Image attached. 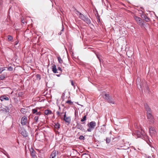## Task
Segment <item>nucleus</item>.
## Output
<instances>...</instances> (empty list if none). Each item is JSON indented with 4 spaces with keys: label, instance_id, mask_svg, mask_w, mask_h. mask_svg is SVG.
<instances>
[{
    "label": "nucleus",
    "instance_id": "1",
    "mask_svg": "<svg viewBox=\"0 0 158 158\" xmlns=\"http://www.w3.org/2000/svg\"><path fill=\"white\" fill-rule=\"evenodd\" d=\"M60 118L62 120L64 121L67 125L69 124L71 119L70 117H67L66 115V111L63 113H60Z\"/></svg>",
    "mask_w": 158,
    "mask_h": 158
},
{
    "label": "nucleus",
    "instance_id": "2",
    "mask_svg": "<svg viewBox=\"0 0 158 158\" xmlns=\"http://www.w3.org/2000/svg\"><path fill=\"white\" fill-rule=\"evenodd\" d=\"M76 13L77 15H79V17L81 19L84 21L88 24H89L91 23V21L90 19L87 16L84 15L78 11H77Z\"/></svg>",
    "mask_w": 158,
    "mask_h": 158
},
{
    "label": "nucleus",
    "instance_id": "3",
    "mask_svg": "<svg viewBox=\"0 0 158 158\" xmlns=\"http://www.w3.org/2000/svg\"><path fill=\"white\" fill-rule=\"evenodd\" d=\"M102 97L108 102L113 104L114 103V99L110 97L109 94H105L104 95L102 96Z\"/></svg>",
    "mask_w": 158,
    "mask_h": 158
},
{
    "label": "nucleus",
    "instance_id": "4",
    "mask_svg": "<svg viewBox=\"0 0 158 158\" xmlns=\"http://www.w3.org/2000/svg\"><path fill=\"white\" fill-rule=\"evenodd\" d=\"M134 18L137 23L141 27H143L144 25V22L140 17L135 16Z\"/></svg>",
    "mask_w": 158,
    "mask_h": 158
},
{
    "label": "nucleus",
    "instance_id": "5",
    "mask_svg": "<svg viewBox=\"0 0 158 158\" xmlns=\"http://www.w3.org/2000/svg\"><path fill=\"white\" fill-rule=\"evenodd\" d=\"M87 125L89 127L87 131L88 132H91L94 128L96 125V123L94 121H92L88 123Z\"/></svg>",
    "mask_w": 158,
    "mask_h": 158
},
{
    "label": "nucleus",
    "instance_id": "6",
    "mask_svg": "<svg viewBox=\"0 0 158 158\" xmlns=\"http://www.w3.org/2000/svg\"><path fill=\"white\" fill-rule=\"evenodd\" d=\"M54 130L56 133V138L57 139L58 138L59 135V132L58 131L59 128V124L58 122L57 123H54Z\"/></svg>",
    "mask_w": 158,
    "mask_h": 158
},
{
    "label": "nucleus",
    "instance_id": "7",
    "mask_svg": "<svg viewBox=\"0 0 158 158\" xmlns=\"http://www.w3.org/2000/svg\"><path fill=\"white\" fill-rule=\"evenodd\" d=\"M149 133L152 137L155 136L156 135V132L155 129L152 127L149 128Z\"/></svg>",
    "mask_w": 158,
    "mask_h": 158
},
{
    "label": "nucleus",
    "instance_id": "8",
    "mask_svg": "<svg viewBox=\"0 0 158 158\" xmlns=\"http://www.w3.org/2000/svg\"><path fill=\"white\" fill-rule=\"evenodd\" d=\"M142 14L141 13L140 14H141L140 16L142 18H143L144 20L146 22H148L150 20V19L148 18L147 16L145 14H143V11H141Z\"/></svg>",
    "mask_w": 158,
    "mask_h": 158
},
{
    "label": "nucleus",
    "instance_id": "9",
    "mask_svg": "<svg viewBox=\"0 0 158 158\" xmlns=\"http://www.w3.org/2000/svg\"><path fill=\"white\" fill-rule=\"evenodd\" d=\"M21 123L22 125H27L28 124L27 122V118L26 116H23L22 118Z\"/></svg>",
    "mask_w": 158,
    "mask_h": 158
},
{
    "label": "nucleus",
    "instance_id": "10",
    "mask_svg": "<svg viewBox=\"0 0 158 158\" xmlns=\"http://www.w3.org/2000/svg\"><path fill=\"white\" fill-rule=\"evenodd\" d=\"M151 112L147 113V118L148 120L152 123H153L154 122V121L153 119V118L152 115L151 113Z\"/></svg>",
    "mask_w": 158,
    "mask_h": 158
},
{
    "label": "nucleus",
    "instance_id": "11",
    "mask_svg": "<svg viewBox=\"0 0 158 158\" xmlns=\"http://www.w3.org/2000/svg\"><path fill=\"white\" fill-rule=\"evenodd\" d=\"M29 149L30 152V155L31 156L35 158L36 156L35 152L32 148H31Z\"/></svg>",
    "mask_w": 158,
    "mask_h": 158
},
{
    "label": "nucleus",
    "instance_id": "12",
    "mask_svg": "<svg viewBox=\"0 0 158 158\" xmlns=\"http://www.w3.org/2000/svg\"><path fill=\"white\" fill-rule=\"evenodd\" d=\"M77 129L80 130L82 131H85V129L83 127L80 123H77L76 126Z\"/></svg>",
    "mask_w": 158,
    "mask_h": 158
},
{
    "label": "nucleus",
    "instance_id": "13",
    "mask_svg": "<svg viewBox=\"0 0 158 158\" xmlns=\"http://www.w3.org/2000/svg\"><path fill=\"white\" fill-rule=\"evenodd\" d=\"M144 106L146 110L147 111V113L151 112V109L147 103L144 104Z\"/></svg>",
    "mask_w": 158,
    "mask_h": 158
},
{
    "label": "nucleus",
    "instance_id": "14",
    "mask_svg": "<svg viewBox=\"0 0 158 158\" xmlns=\"http://www.w3.org/2000/svg\"><path fill=\"white\" fill-rule=\"evenodd\" d=\"M20 132L24 137H27L28 136V133L24 129L20 130Z\"/></svg>",
    "mask_w": 158,
    "mask_h": 158
},
{
    "label": "nucleus",
    "instance_id": "15",
    "mask_svg": "<svg viewBox=\"0 0 158 158\" xmlns=\"http://www.w3.org/2000/svg\"><path fill=\"white\" fill-rule=\"evenodd\" d=\"M0 99L2 101H8L9 98L6 96L5 95H2L0 97Z\"/></svg>",
    "mask_w": 158,
    "mask_h": 158
},
{
    "label": "nucleus",
    "instance_id": "16",
    "mask_svg": "<svg viewBox=\"0 0 158 158\" xmlns=\"http://www.w3.org/2000/svg\"><path fill=\"white\" fill-rule=\"evenodd\" d=\"M136 84L138 88L139 89V88H142V84L140 82V79L138 78Z\"/></svg>",
    "mask_w": 158,
    "mask_h": 158
},
{
    "label": "nucleus",
    "instance_id": "17",
    "mask_svg": "<svg viewBox=\"0 0 158 158\" xmlns=\"http://www.w3.org/2000/svg\"><path fill=\"white\" fill-rule=\"evenodd\" d=\"M56 155H58V152H56L55 151H54L51 153V156L52 157V158H55Z\"/></svg>",
    "mask_w": 158,
    "mask_h": 158
},
{
    "label": "nucleus",
    "instance_id": "18",
    "mask_svg": "<svg viewBox=\"0 0 158 158\" xmlns=\"http://www.w3.org/2000/svg\"><path fill=\"white\" fill-rule=\"evenodd\" d=\"M52 69L53 73H58L57 72V69L55 65L54 64L52 66Z\"/></svg>",
    "mask_w": 158,
    "mask_h": 158
},
{
    "label": "nucleus",
    "instance_id": "19",
    "mask_svg": "<svg viewBox=\"0 0 158 158\" xmlns=\"http://www.w3.org/2000/svg\"><path fill=\"white\" fill-rule=\"evenodd\" d=\"M4 107V108L3 107L1 110L5 111L6 113L8 112L10 110L9 108L7 106H5Z\"/></svg>",
    "mask_w": 158,
    "mask_h": 158
},
{
    "label": "nucleus",
    "instance_id": "20",
    "mask_svg": "<svg viewBox=\"0 0 158 158\" xmlns=\"http://www.w3.org/2000/svg\"><path fill=\"white\" fill-rule=\"evenodd\" d=\"M44 113L45 114L48 115L52 114V111L49 110H46L44 111Z\"/></svg>",
    "mask_w": 158,
    "mask_h": 158
},
{
    "label": "nucleus",
    "instance_id": "21",
    "mask_svg": "<svg viewBox=\"0 0 158 158\" xmlns=\"http://www.w3.org/2000/svg\"><path fill=\"white\" fill-rule=\"evenodd\" d=\"M20 111L22 114H25L27 112V110L25 108H21Z\"/></svg>",
    "mask_w": 158,
    "mask_h": 158
},
{
    "label": "nucleus",
    "instance_id": "22",
    "mask_svg": "<svg viewBox=\"0 0 158 158\" xmlns=\"http://www.w3.org/2000/svg\"><path fill=\"white\" fill-rule=\"evenodd\" d=\"M7 40L9 41H11L13 40V37L10 35H8L7 36Z\"/></svg>",
    "mask_w": 158,
    "mask_h": 158
},
{
    "label": "nucleus",
    "instance_id": "23",
    "mask_svg": "<svg viewBox=\"0 0 158 158\" xmlns=\"http://www.w3.org/2000/svg\"><path fill=\"white\" fill-rule=\"evenodd\" d=\"M89 155L85 153H83L82 155V158H88Z\"/></svg>",
    "mask_w": 158,
    "mask_h": 158
},
{
    "label": "nucleus",
    "instance_id": "24",
    "mask_svg": "<svg viewBox=\"0 0 158 158\" xmlns=\"http://www.w3.org/2000/svg\"><path fill=\"white\" fill-rule=\"evenodd\" d=\"M2 152L3 153L5 154L8 158L9 157V156L8 154L7 153V152L4 149H3Z\"/></svg>",
    "mask_w": 158,
    "mask_h": 158
},
{
    "label": "nucleus",
    "instance_id": "25",
    "mask_svg": "<svg viewBox=\"0 0 158 158\" xmlns=\"http://www.w3.org/2000/svg\"><path fill=\"white\" fill-rule=\"evenodd\" d=\"M32 113L33 114H36L37 111V108L34 109L32 110Z\"/></svg>",
    "mask_w": 158,
    "mask_h": 158
},
{
    "label": "nucleus",
    "instance_id": "26",
    "mask_svg": "<svg viewBox=\"0 0 158 158\" xmlns=\"http://www.w3.org/2000/svg\"><path fill=\"white\" fill-rule=\"evenodd\" d=\"M137 135V137H140L141 136V135H142V134L139 131H137V132H136Z\"/></svg>",
    "mask_w": 158,
    "mask_h": 158
},
{
    "label": "nucleus",
    "instance_id": "27",
    "mask_svg": "<svg viewBox=\"0 0 158 158\" xmlns=\"http://www.w3.org/2000/svg\"><path fill=\"white\" fill-rule=\"evenodd\" d=\"M39 117L37 116H35L34 117L35 120V123H36L38 121Z\"/></svg>",
    "mask_w": 158,
    "mask_h": 158
},
{
    "label": "nucleus",
    "instance_id": "28",
    "mask_svg": "<svg viewBox=\"0 0 158 158\" xmlns=\"http://www.w3.org/2000/svg\"><path fill=\"white\" fill-rule=\"evenodd\" d=\"M106 141L107 143H110V139L108 137H107L106 139Z\"/></svg>",
    "mask_w": 158,
    "mask_h": 158
},
{
    "label": "nucleus",
    "instance_id": "29",
    "mask_svg": "<svg viewBox=\"0 0 158 158\" xmlns=\"http://www.w3.org/2000/svg\"><path fill=\"white\" fill-rule=\"evenodd\" d=\"M86 115H85L83 117V118L82 119H81V121L82 122H83L85 121V120H86Z\"/></svg>",
    "mask_w": 158,
    "mask_h": 158
},
{
    "label": "nucleus",
    "instance_id": "30",
    "mask_svg": "<svg viewBox=\"0 0 158 158\" xmlns=\"http://www.w3.org/2000/svg\"><path fill=\"white\" fill-rule=\"evenodd\" d=\"M36 78L37 79H39V80L41 79V75L39 74H36L35 76Z\"/></svg>",
    "mask_w": 158,
    "mask_h": 158
},
{
    "label": "nucleus",
    "instance_id": "31",
    "mask_svg": "<svg viewBox=\"0 0 158 158\" xmlns=\"http://www.w3.org/2000/svg\"><path fill=\"white\" fill-rule=\"evenodd\" d=\"M79 139L80 140H84L85 138L83 135H81L79 136Z\"/></svg>",
    "mask_w": 158,
    "mask_h": 158
},
{
    "label": "nucleus",
    "instance_id": "32",
    "mask_svg": "<svg viewBox=\"0 0 158 158\" xmlns=\"http://www.w3.org/2000/svg\"><path fill=\"white\" fill-rule=\"evenodd\" d=\"M5 77V75L4 74H2L0 76V78L1 79L4 78Z\"/></svg>",
    "mask_w": 158,
    "mask_h": 158
},
{
    "label": "nucleus",
    "instance_id": "33",
    "mask_svg": "<svg viewBox=\"0 0 158 158\" xmlns=\"http://www.w3.org/2000/svg\"><path fill=\"white\" fill-rule=\"evenodd\" d=\"M8 70L10 71H12L13 70V68L11 66H9L8 68Z\"/></svg>",
    "mask_w": 158,
    "mask_h": 158
},
{
    "label": "nucleus",
    "instance_id": "34",
    "mask_svg": "<svg viewBox=\"0 0 158 158\" xmlns=\"http://www.w3.org/2000/svg\"><path fill=\"white\" fill-rule=\"evenodd\" d=\"M66 102L70 104H73V102H72L71 100H68L66 101Z\"/></svg>",
    "mask_w": 158,
    "mask_h": 158
},
{
    "label": "nucleus",
    "instance_id": "35",
    "mask_svg": "<svg viewBox=\"0 0 158 158\" xmlns=\"http://www.w3.org/2000/svg\"><path fill=\"white\" fill-rule=\"evenodd\" d=\"M65 95V93H63L62 94V96H61V98L63 99V100H64V96Z\"/></svg>",
    "mask_w": 158,
    "mask_h": 158
},
{
    "label": "nucleus",
    "instance_id": "36",
    "mask_svg": "<svg viewBox=\"0 0 158 158\" xmlns=\"http://www.w3.org/2000/svg\"><path fill=\"white\" fill-rule=\"evenodd\" d=\"M35 114L37 115H40L41 114V113L40 111H37Z\"/></svg>",
    "mask_w": 158,
    "mask_h": 158
},
{
    "label": "nucleus",
    "instance_id": "37",
    "mask_svg": "<svg viewBox=\"0 0 158 158\" xmlns=\"http://www.w3.org/2000/svg\"><path fill=\"white\" fill-rule=\"evenodd\" d=\"M101 131L102 132L104 133L105 131V129L104 128H101Z\"/></svg>",
    "mask_w": 158,
    "mask_h": 158
},
{
    "label": "nucleus",
    "instance_id": "38",
    "mask_svg": "<svg viewBox=\"0 0 158 158\" xmlns=\"http://www.w3.org/2000/svg\"><path fill=\"white\" fill-rule=\"evenodd\" d=\"M58 103H59V100H58V99H56V104L57 105V106H58L59 109V105Z\"/></svg>",
    "mask_w": 158,
    "mask_h": 158
},
{
    "label": "nucleus",
    "instance_id": "39",
    "mask_svg": "<svg viewBox=\"0 0 158 158\" xmlns=\"http://www.w3.org/2000/svg\"><path fill=\"white\" fill-rule=\"evenodd\" d=\"M19 42V41H16L15 42V45H17L18 44Z\"/></svg>",
    "mask_w": 158,
    "mask_h": 158
},
{
    "label": "nucleus",
    "instance_id": "40",
    "mask_svg": "<svg viewBox=\"0 0 158 158\" xmlns=\"http://www.w3.org/2000/svg\"><path fill=\"white\" fill-rule=\"evenodd\" d=\"M21 21L22 23H24L25 22V21L24 20V19H23V20L21 19Z\"/></svg>",
    "mask_w": 158,
    "mask_h": 158
},
{
    "label": "nucleus",
    "instance_id": "41",
    "mask_svg": "<svg viewBox=\"0 0 158 158\" xmlns=\"http://www.w3.org/2000/svg\"><path fill=\"white\" fill-rule=\"evenodd\" d=\"M71 85H72L73 86H74V83H73V81H71Z\"/></svg>",
    "mask_w": 158,
    "mask_h": 158
},
{
    "label": "nucleus",
    "instance_id": "42",
    "mask_svg": "<svg viewBox=\"0 0 158 158\" xmlns=\"http://www.w3.org/2000/svg\"><path fill=\"white\" fill-rule=\"evenodd\" d=\"M4 70H5V69H3L1 70V69H0V73H2V71H3Z\"/></svg>",
    "mask_w": 158,
    "mask_h": 158
},
{
    "label": "nucleus",
    "instance_id": "43",
    "mask_svg": "<svg viewBox=\"0 0 158 158\" xmlns=\"http://www.w3.org/2000/svg\"><path fill=\"white\" fill-rule=\"evenodd\" d=\"M56 113L58 115V116H59V111H58L57 112H56Z\"/></svg>",
    "mask_w": 158,
    "mask_h": 158
},
{
    "label": "nucleus",
    "instance_id": "44",
    "mask_svg": "<svg viewBox=\"0 0 158 158\" xmlns=\"http://www.w3.org/2000/svg\"><path fill=\"white\" fill-rule=\"evenodd\" d=\"M62 27H63V25H62ZM64 28L63 27H62V29L61 30V31H63V30H64Z\"/></svg>",
    "mask_w": 158,
    "mask_h": 158
},
{
    "label": "nucleus",
    "instance_id": "45",
    "mask_svg": "<svg viewBox=\"0 0 158 158\" xmlns=\"http://www.w3.org/2000/svg\"><path fill=\"white\" fill-rule=\"evenodd\" d=\"M57 59H58V61L59 62V60H60V59H59V56H58V57H57Z\"/></svg>",
    "mask_w": 158,
    "mask_h": 158
},
{
    "label": "nucleus",
    "instance_id": "46",
    "mask_svg": "<svg viewBox=\"0 0 158 158\" xmlns=\"http://www.w3.org/2000/svg\"><path fill=\"white\" fill-rule=\"evenodd\" d=\"M145 88H146L147 89H148V87L147 86H145Z\"/></svg>",
    "mask_w": 158,
    "mask_h": 158
},
{
    "label": "nucleus",
    "instance_id": "47",
    "mask_svg": "<svg viewBox=\"0 0 158 158\" xmlns=\"http://www.w3.org/2000/svg\"><path fill=\"white\" fill-rule=\"evenodd\" d=\"M60 63H61V61L62 60H61V58L60 57Z\"/></svg>",
    "mask_w": 158,
    "mask_h": 158
},
{
    "label": "nucleus",
    "instance_id": "48",
    "mask_svg": "<svg viewBox=\"0 0 158 158\" xmlns=\"http://www.w3.org/2000/svg\"><path fill=\"white\" fill-rule=\"evenodd\" d=\"M2 104L0 103V108H2Z\"/></svg>",
    "mask_w": 158,
    "mask_h": 158
},
{
    "label": "nucleus",
    "instance_id": "49",
    "mask_svg": "<svg viewBox=\"0 0 158 158\" xmlns=\"http://www.w3.org/2000/svg\"><path fill=\"white\" fill-rule=\"evenodd\" d=\"M56 75L58 77H59V74H56Z\"/></svg>",
    "mask_w": 158,
    "mask_h": 158
},
{
    "label": "nucleus",
    "instance_id": "50",
    "mask_svg": "<svg viewBox=\"0 0 158 158\" xmlns=\"http://www.w3.org/2000/svg\"><path fill=\"white\" fill-rule=\"evenodd\" d=\"M60 71H61V68H60Z\"/></svg>",
    "mask_w": 158,
    "mask_h": 158
},
{
    "label": "nucleus",
    "instance_id": "51",
    "mask_svg": "<svg viewBox=\"0 0 158 158\" xmlns=\"http://www.w3.org/2000/svg\"><path fill=\"white\" fill-rule=\"evenodd\" d=\"M99 21H100V19H98V22H99Z\"/></svg>",
    "mask_w": 158,
    "mask_h": 158
},
{
    "label": "nucleus",
    "instance_id": "52",
    "mask_svg": "<svg viewBox=\"0 0 158 158\" xmlns=\"http://www.w3.org/2000/svg\"><path fill=\"white\" fill-rule=\"evenodd\" d=\"M99 21H100V19H98V22H99Z\"/></svg>",
    "mask_w": 158,
    "mask_h": 158
},
{
    "label": "nucleus",
    "instance_id": "53",
    "mask_svg": "<svg viewBox=\"0 0 158 158\" xmlns=\"http://www.w3.org/2000/svg\"><path fill=\"white\" fill-rule=\"evenodd\" d=\"M58 69L59 70V67H58Z\"/></svg>",
    "mask_w": 158,
    "mask_h": 158
},
{
    "label": "nucleus",
    "instance_id": "54",
    "mask_svg": "<svg viewBox=\"0 0 158 158\" xmlns=\"http://www.w3.org/2000/svg\"><path fill=\"white\" fill-rule=\"evenodd\" d=\"M99 60H100V62H101V60H100V59H99Z\"/></svg>",
    "mask_w": 158,
    "mask_h": 158
},
{
    "label": "nucleus",
    "instance_id": "55",
    "mask_svg": "<svg viewBox=\"0 0 158 158\" xmlns=\"http://www.w3.org/2000/svg\"><path fill=\"white\" fill-rule=\"evenodd\" d=\"M76 158H79V157H77Z\"/></svg>",
    "mask_w": 158,
    "mask_h": 158
}]
</instances>
